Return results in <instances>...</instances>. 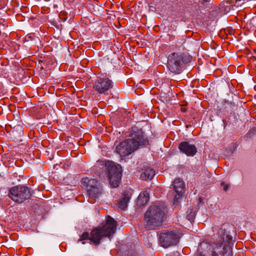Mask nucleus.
<instances>
[{"label":"nucleus","instance_id":"obj_1","mask_svg":"<svg viewBox=\"0 0 256 256\" xmlns=\"http://www.w3.org/2000/svg\"><path fill=\"white\" fill-rule=\"evenodd\" d=\"M220 238L213 244L202 242L198 247L200 256H224L232 253L233 245L232 237L226 234L225 230H218Z\"/></svg>","mask_w":256,"mask_h":256},{"label":"nucleus","instance_id":"obj_2","mask_svg":"<svg viewBox=\"0 0 256 256\" xmlns=\"http://www.w3.org/2000/svg\"><path fill=\"white\" fill-rule=\"evenodd\" d=\"M148 138L144 135L141 129L132 127L130 130L129 138L120 142L116 148V152L121 156H126L131 154L139 147L148 145Z\"/></svg>","mask_w":256,"mask_h":256},{"label":"nucleus","instance_id":"obj_3","mask_svg":"<svg viewBox=\"0 0 256 256\" xmlns=\"http://www.w3.org/2000/svg\"><path fill=\"white\" fill-rule=\"evenodd\" d=\"M166 207L164 204L156 202L145 212L143 223L148 230H155L160 226L166 219Z\"/></svg>","mask_w":256,"mask_h":256},{"label":"nucleus","instance_id":"obj_4","mask_svg":"<svg viewBox=\"0 0 256 256\" xmlns=\"http://www.w3.org/2000/svg\"><path fill=\"white\" fill-rule=\"evenodd\" d=\"M116 222L110 216L106 217L104 225L94 228L90 232V240L95 245H99L104 237L110 238L116 232Z\"/></svg>","mask_w":256,"mask_h":256},{"label":"nucleus","instance_id":"obj_5","mask_svg":"<svg viewBox=\"0 0 256 256\" xmlns=\"http://www.w3.org/2000/svg\"><path fill=\"white\" fill-rule=\"evenodd\" d=\"M187 56L181 52H172L168 58V68L172 73L180 74L184 64L187 63Z\"/></svg>","mask_w":256,"mask_h":256},{"label":"nucleus","instance_id":"obj_6","mask_svg":"<svg viewBox=\"0 0 256 256\" xmlns=\"http://www.w3.org/2000/svg\"><path fill=\"white\" fill-rule=\"evenodd\" d=\"M8 195L13 201L18 204H21L28 200L32 196L28 188L21 185L12 188L9 190Z\"/></svg>","mask_w":256,"mask_h":256},{"label":"nucleus","instance_id":"obj_7","mask_svg":"<svg viewBox=\"0 0 256 256\" xmlns=\"http://www.w3.org/2000/svg\"><path fill=\"white\" fill-rule=\"evenodd\" d=\"M118 166H116L112 162L107 161L105 162L110 184L112 188L118 187L121 180L122 173Z\"/></svg>","mask_w":256,"mask_h":256},{"label":"nucleus","instance_id":"obj_8","mask_svg":"<svg viewBox=\"0 0 256 256\" xmlns=\"http://www.w3.org/2000/svg\"><path fill=\"white\" fill-rule=\"evenodd\" d=\"M113 86V82L108 78H98L93 85L94 90L100 94H106Z\"/></svg>","mask_w":256,"mask_h":256},{"label":"nucleus","instance_id":"obj_9","mask_svg":"<svg viewBox=\"0 0 256 256\" xmlns=\"http://www.w3.org/2000/svg\"><path fill=\"white\" fill-rule=\"evenodd\" d=\"M178 235L172 232H162L160 235V242L162 246L168 248L176 244L178 242Z\"/></svg>","mask_w":256,"mask_h":256},{"label":"nucleus","instance_id":"obj_10","mask_svg":"<svg viewBox=\"0 0 256 256\" xmlns=\"http://www.w3.org/2000/svg\"><path fill=\"white\" fill-rule=\"evenodd\" d=\"M178 148L180 152L188 156H194L197 152L196 146L188 142H181L178 145Z\"/></svg>","mask_w":256,"mask_h":256},{"label":"nucleus","instance_id":"obj_11","mask_svg":"<svg viewBox=\"0 0 256 256\" xmlns=\"http://www.w3.org/2000/svg\"><path fill=\"white\" fill-rule=\"evenodd\" d=\"M173 186L174 190L178 196V197L176 196L174 198V200L176 202L184 192V184L180 178H176L174 181Z\"/></svg>","mask_w":256,"mask_h":256},{"label":"nucleus","instance_id":"obj_12","mask_svg":"<svg viewBox=\"0 0 256 256\" xmlns=\"http://www.w3.org/2000/svg\"><path fill=\"white\" fill-rule=\"evenodd\" d=\"M100 186L92 188H88L87 192L89 196L88 202L90 203H94L96 198H98L102 192Z\"/></svg>","mask_w":256,"mask_h":256},{"label":"nucleus","instance_id":"obj_13","mask_svg":"<svg viewBox=\"0 0 256 256\" xmlns=\"http://www.w3.org/2000/svg\"><path fill=\"white\" fill-rule=\"evenodd\" d=\"M131 198V194L128 192H124L122 194V198L119 200L118 203V208L122 210H125L127 208L128 203Z\"/></svg>","mask_w":256,"mask_h":256},{"label":"nucleus","instance_id":"obj_14","mask_svg":"<svg viewBox=\"0 0 256 256\" xmlns=\"http://www.w3.org/2000/svg\"><path fill=\"white\" fill-rule=\"evenodd\" d=\"M81 182L84 186H86L88 188H92L99 186L100 184L96 179L89 180L88 178H84L81 180Z\"/></svg>","mask_w":256,"mask_h":256},{"label":"nucleus","instance_id":"obj_15","mask_svg":"<svg viewBox=\"0 0 256 256\" xmlns=\"http://www.w3.org/2000/svg\"><path fill=\"white\" fill-rule=\"evenodd\" d=\"M154 175V170L150 168H145L144 172L142 173L140 178L142 180H152Z\"/></svg>","mask_w":256,"mask_h":256},{"label":"nucleus","instance_id":"obj_16","mask_svg":"<svg viewBox=\"0 0 256 256\" xmlns=\"http://www.w3.org/2000/svg\"><path fill=\"white\" fill-rule=\"evenodd\" d=\"M149 200V194L147 191L140 193L138 197V202L140 205H144Z\"/></svg>","mask_w":256,"mask_h":256},{"label":"nucleus","instance_id":"obj_17","mask_svg":"<svg viewBox=\"0 0 256 256\" xmlns=\"http://www.w3.org/2000/svg\"><path fill=\"white\" fill-rule=\"evenodd\" d=\"M90 236L88 232H84L82 236H80V238L78 240V242L83 241L86 240H90Z\"/></svg>","mask_w":256,"mask_h":256},{"label":"nucleus","instance_id":"obj_18","mask_svg":"<svg viewBox=\"0 0 256 256\" xmlns=\"http://www.w3.org/2000/svg\"><path fill=\"white\" fill-rule=\"evenodd\" d=\"M222 186H224L223 190L224 191H226L228 188V185L224 184L223 182L222 183Z\"/></svg>","mask_w":256,"mask_h":256},{"label":"nucleus","instance_id":"obj_19","mask_svg":"<svg viewBox=\"0 0 256 256\" xmlns=\"http://www.w3.org/2000/svg\"><path fill=\"white\" fill-rule=\"evenodd\" d=\"M182 112H185L186 111V108H182Z\"/></svg>","mask_w":256,"mask_h":256}]
</instances>
